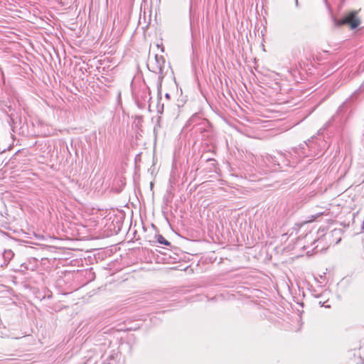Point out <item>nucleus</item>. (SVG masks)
I'll list each match as a JSON object with an SVG mask.
<instances>
[{
	"label": "nucleus",
	"mask_w": 364,
	"mask_h": 364,
	"mask_svg": "<svg viewBox=\"0 0 364 364\" xmlns=\"http://www.w3.org/2000/svg\"><path fill=\"white\" fill-rule=\"evenodd\" d=\"M157 107H158V111L160 112V109H159V104L157 105Z\"/></svg>",
	"instance_id": "obj_20"
},
{
	"label": "nucleus",
	"mask_w": 364,
	"mask_h": 364,
	"mask_svg": "<svg viewBox=\"0 0 364 364\" xmlns=\"http://www.w3.org/2000/svg\"><path fill=\"white\" fill-rule=\"evenodd\" d=\"M160 108H161L163 109L164 108V105H162L161 106H160Z\"/></svg>",
	"instance_id": "obj_22"
},
{
	"label": "nucleus",
	"mask_w": 364,
	"mask_h": 364,
	"mask_svg": "<svg viewBox=\"0 0 364 364\" xmlns=\"http://www.w3.org/2000/svg\"><path fill=\"white\" fill-rule=\"evenodd\" d=\"M201 119H204V118L202 117V116L199 113H195L193 114L189 119L186 122L185 128L188 129L189 127L193 126V127H196V124L199 123L201 122Z\"/></svg>",
	"instance_id": "obj_9"
},
{
	"label": "nucleus",
	"mask_w": 364,
	"mask_h": 364,
	"mask_svg": "<svg viewBox=\"0 0 364 364\" xmlns=\"http://www.w3.org/2000/svg\"><path fill=\"white\" fill-rule=\"evenodd\" d=\"M193 18V15L192 14V6H190V23H191V28L192 29V20Z\"/></svg>",
	"instance_id": "obj_13"
},
{
	"label": "nucleus",
	"mask_w": 364,
	"mask_h": 364,
	"mask_svg": "<svg viewBox=\"0 0 364 364\" xmlns=\"http://www.w3.org/2000/svg\"><path fill=\"white\" fill-rule=\"evenodd\" d=\"M21 269L15 270L25 273L26 271H35L38 267V260L35 257L28 258L21 264Z\"/></svg>",
	"instance_id": "obj_6"
},
{
	"label": "nucleus",
	"mask_w": 364,
	"mask_h": 364,
	"mask_svg": "<svg viewBox=\"0 0 364 364\" xmlns=\"http://www.w3.org/2000/svg\"><path fill=\"white\" fill-rule=\"evenodd\" d=\"M291 152H278L277 156V160H279L280 162L277 166L280 168H283L285 167H294L298 164V160L296 159H293V161H291L289 158H292Z\"/></svg>",
	"instance_id": "obj_4"
},
{
	"label": "nucleus",
	"mask_w": 364,
	"mask_h": 364,
	"mask_svg": "<svg viewBox=\"0 0 364 364\" xmlns=\"http://www.w3.org/2000/svg\"><path fill=\"white\" fill-rule=\"evenodd\" d=\"M289 152L292 153V155H291L292 158H289L291 159V161H293L294 160L293 159H296L298 160V163H299L301 160V157H299L297 154H295L294 153L293 149Z\"/></svg>",
	"instance_id": "obj_12"
},
{
	"label": "nucleus",
	"mask_w": 364,
	"mask_h": 364,
	"mask_svg": "<svg viewBox=\"0 0 364 364\" xmlns=\"http://www.w3.org/2000/svg\"><path fill=\"white\" fill-rule=\"evenodd\" d=\"M165 63L166 60L163 55H155L154 62L148 65L149 69L159 75V80L161 81L165 76Z\"/></svg>",
	"instance_id": "obj_3"
},
{
	"label": "nucleus",
	"mask_w": 364,
	"mask_h": 364,
	"mask_svg": "<svg viewBox=\"0 0 364 364\" xmlns=\"http://www.w3.org/2000/svg\"><path fill=\"white\" fill-rule=\"evenodd\" d=\"M10 119H11V120L13 122H14L15 117H14V114H13V113H11V114H10Z\"/></svg>",
	"instance_id": "obj_15"
},
{
	"label": "nucleus",
	"mask_w": 364,
	"mask_h": 364,
	"mask_svg": "<svg viewBox=\"0 0 364 364\" xmlns=\"http://www.w3.org/2000/svg\"><path fill=\"white\" fill-rule=\"evenodd\" d=\"M293 151L301 159L306 157L315 156L319 154L317 141L314 139L309 140L308 142L304 141L298 147L293 148Z\"/></svg>",
	"instance_id": "obj_1"
},
{
	"label": "nucleus",
	"mask_w": 364,
	"mask_h": 364,
	"mask_svg": "<svg viewBox=\"0 0 364 364\" xmlns=\"http://www.w3.org/2000/svg\"><path fill=\"white\" fill-rule=\"evenodd\" d=\"M0 73H1L2 76H4V73H3V71L1 70V68H0Z\"/></svg>",
	"instance_id": "obj_19"
},
{
	"label": "nucleus",
	"mask_w": 364,
	"mask_h": 364,
	"mask_svg": "<svg viewBox=\"0 0 364 364\" xmlns=\"http://www.w3.org/2000/svg\"><path fill=\"white\" fill-rule=\"evenodd\" d=\"M357 14L356 11H353L340 20L333 18L334 23L336 26L348 24L350 25L351 29H355L360 23V19L357 17Z\"/></svg>",
	"instance_id": "obj_2"
},
{
	"label": "nucleus",
	"mask_w": 364,
	"mask_h": 364,
	"mask_svg": "<svg viewBox=\"0 0 364 364\" xmlns=\"http://www.w3.org/2000/svg\"><path fill=\"white\" fill-rule=\"evenodd\" d=\"M364 93V82L361 84L359 88L350 97V101L355 100L357 98L358 95Z\"/></svg>",
	"instance_id": "obj_10"
},
{
	"label": "nucleus",
	"mask_w": 364,
	"mask_h": 364,
	"mask_svg": "<svg viewBox=\"0 0 364 364\" xmlns=\"http://www.w3.org/2000/svg\"><path fill=\"white\" fill-rule=\"evenodd\" d=\"M295 1H296V6H299V1H298V0H295Z\"/></svg>",
	"instance_id": "obj_18"
},
{
	"label": "nucleus",
	"mask_w": 364,
	"mask_h": 364,
	"mask_svg": "<svg viewBox=\"0 0 364 364\" xmlns=\"http://www.w3.org/2000/svg\"><path fill=\"white\" fill-rule=\"evenodd\" d=\"M14 257V253L11 250H5L4 252L1 255L2 258V262L0 263L1 267H6L9 262Z\"/></svg>",
	"instance_id": "obj_8"
},
{
	"label": "nucleus",
	"mask_w": 364,
	"mask_h": 364,
	"mask_svg": "<svg viewBox=\"0 0 364 364\" xmlns=\"http://www.w3.org/2000/svg\"><path fill=\"white\" fill-rule=\"evenodd\" d=\"M156 237L157 238V241L159 243L166 246H169L171 245V243L167 240H166L161 235H157Z\"/></svg>",
	"instance_id": "obj_11"
},
{
	"label": "nucleus",
	"mask_w": 364,
	"mask_h": 364,
	"mask_svg": "<svg viewBox=\"0 0 364 364\" xmlns=\"http://www.w3.org/2000/svg\"><path fill=\"white\" fill-rule=\"evenodd\" d=\"M326 7L328 8V10H331V8H330V5L328 4L327 0H323Z\"/></svg>",
	"instance_id": "obj_14"
},
{
	"label": "nucleus",
	"mask_w": 364,
	"mask_h": 364,
	"mask_svg": "<svg viewBox=\"0 0 364 364\" xmlns=\"http://www.w3.org/2000/svg\"><path fill=\"white\" fill-rule=\"evenodd\" d=\"M196 132H199L202 134L203 139H209L212 135V127L209 122L204 119H201L198 124H196Z\"/></svg>",
	"instance_id": "obj_5"
},
{
	"label": "nucleus",
	"mask_w": 364,
	"mask_h": 364,
	"mask_svg": "<svg viewBox=\"0 0 364 364\" xmlns=\"http://www.w3.org/2000/svg\"><path fill=\"white\" fill-rule=\"evenodd\" d=\"M170 97H171V96H170V94H168V93H166V94L165 95V97H166V99H168V100H169V99H170Z\"/></svg>",
	"instance_id": "obj_16"
},
{
	"label": "nucleus",
	"mask_w": 364,
	"mask_h": 364,
	"mask_svg": "<svg viewBox=\"0 0 364 364\" xmlns=\"http://www.w3.org/2000/svg\"><path fill=\"white\" fill-rule=\"evenodd\" d=\"M160 108H161L163 109L164 108V105H162L161 106H160Z\"/></svg>",
	"instance_id": "obj_21"
},
{
	"label": "nucleus",
	"mask_w": 364,
	"mask_h": 364,
	"mask_svg": "<svg viewBox=\"0 0 364 364\" xmlns=\"http://www.w3.org/2000/svg\"><path fill=\"white\" fill-rule=\"evenodd\" d=\"M55 1H57L60 5H62V6L63 5L62 0H55Z\"/></svg>",
	"instance_id": "obj_17"
},
{
	"label": "nucleus",
	"mask_w": 364,
	"mask_h": 364,
	"mask_svg": "<svg viewBox=\"0 0 364 364\" xmlns=\"http://www.w3.org/2000/svg\"><path fill=\"white\" fill-rule=\"evenodd\" d=\"M262 161H264L267 166L274 169H276L277 165H278L280 163L279 160H277V156L267 154L265 156H262Z\"/></svg>",
	"instance_id": "obj_7"
}]
</instances>
